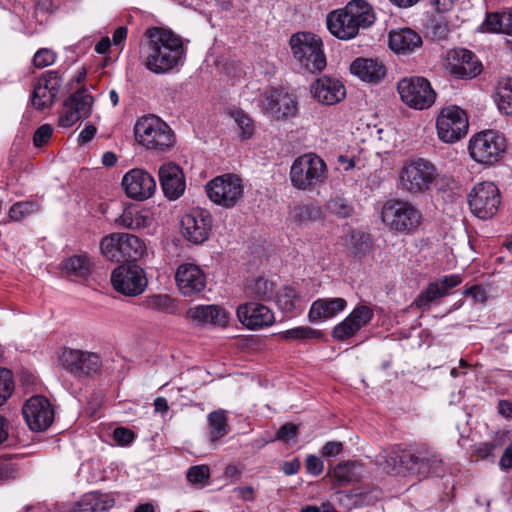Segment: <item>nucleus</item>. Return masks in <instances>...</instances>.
<instances>
[{
  "label": "nucleus",
  "mask_w": 512,
  "mask_h": 512,
  "mask_svg": "<svg viewBox=\"0 0 512 512\" xmlns=\"http://www.w3.org/2000/svg\"><path fill=\"white\" fill-rule=\"evenodd\" d=\"M147 41L142 50L143 63L154 74H165L183 62L186 48L182 38L173 31L151 27L145 32Z\"/></svg>",
  "instance_id": "obj_1"
},
{
  "label": "nucleus",
  "mask_w": 512,
  "mask_h": 512,
  "mask_svg": "<svg viewBox=\"0 0 512 512\" xmlns=\"http://www.w3.org/2000/svg\"><path fill=\"white\" fill-rule=\"evenodd\" d=\"M374 463L386 474L409 472L425 478L430 473H438L442 459L426 449H402L397 446L391 452L383 451L376 455Z\"/></svg>",
  "instance_id": "obj_2"
},
{
  "label": "nucleus",
  "mask_w": 512,
  "mask_h": 512,
  "mask_svg": "<svg viewBox=\"0 0 512 512\" xmlns=\"http://www.w3.org/2000/svg\"><path fill=\"white\" fill-rule=\"evenodd\" d=\"M374 21L373 9L365 0H351L343 9L330 12L326 19L329 32L341 40L355 38L360 29L370 27Z\"/></svg>",
  "instance_id": "obj_3"
},
{
  "label": "nucleus",
  "mask_w": 512,
  "mask_h": 512,
  "mask_svg": "<svg viewBox=\"0 0 512 512\" xmlns=\"http://www.w3.org/2000/svg\"><path fill=\"white\" fill-rule=\"evenodd\" d=\"M292 61L302 73L321 72L326 67L322 39L312 32H296L289 39Z\"/></svg>",
  "instance_id": "obj_4"
},
{
  "label": "nucleus",
  "mask_w": 512,
  "mask_h": 512,
  "mask_svg": "<svg viewBox=\"0 0 512 512\" xmlns=\"http://www.w3.org/2000/svg\"><path fill=\"white\" fill-rule=\"evenodd\" d=\"M437 176V168L432 162L424 158L413 159L399 170L397 187L412 196L422 195L432 189Z\"/></svg>",
  "instance_id": "obj_5"
},
{
  "label": "nucleus",
  "mask_w": 512,
  "mask_h": 512,
  "mask_svg": "<svg viewBox=\"0 0 512 512\" xmlns=\"http://www.w3.org/2000/svg\"><path fill=\"white\" fill-rule=\"evenodd\" d=\"M326 173L324 160L314 153H307L293 161L289 178L294 188L311 191L325 181Z\"/></svg>",
  "instance_id": "obj_6"
},
{
  "label": "nucleus",
  "mask_w": 512,
  "mask_h": 512,
  "mask_svg": "<svg viewBox=\"0 0 512 512\" xmlns=\"http://www.w3.org/2000/svg\"><path fill=\"white\" fill-rule=\"evenodd\" d=\"M134 132L138 142L147 149L166 151L175 143L172 129L155 115L138 119Z\"/></svg>",
  "instance_id": "obj_7"
},
{
  "label": "nucleus",
  "mask_w": 512,
  "mask_h": 512,
  "mask_svg": "<svg viewBox=\"0 0 512 512\" xmlns=\"http://www.w3.org/2000/svg\"><path fill=\"white\" fill-rule=\"evenodd\" d=\"M381 217L391 230L405 234L413 233L422 220V214L415 205L400 199L387 201L382 207Z\"/></svg>",
  "instance_id": "obj_8"
},
{
  "label": "nucleus",
  "mask_w": 512,
  "mask_h": 512,
  "mask_svg": "<svg viewBox=\"0 0 512 512\" xmlns=\"http://www.w3.org/2000/svg\"><path fill=\"white\" fill-rule=\"evenodd\" d=\"M100 250L111 261H137L145 254L146 246L137 236L118 232L103 237Z\"/></svg>",
  "instance_id": "obj_9"
},
{
  "label": "nucleus",
  "mask_w": 512,
  "mask_h": 512,
  "mask_svg": "<svg viewBox=\"0 0 512 512\" xmlns=\"http://www.w3.org/2000/svg\"><path fill=\"white\" fill-rule=\"evenodd\" d=\"M209 199L226 209L235 207L244 197L242 179L232 173L215 177L206 184Z\"/></svg>",
  "instance_id": "obj_10"
},
{
  "label": "nucleus",
  "mask_w": 512,
  "mask_h": 512,
  "mask_svg": "<svg viewBox=\"0 0 512 512\" xmlns=\"http://www.w3.org/2000/svg\"><path fill=\"white\" fill-rule=\"evenodd\" d=\"M468 204L470 211L477 218L491 219L497 214L501 204L500 191L493 182L477 183L468 194Z\"/></svg>",
  "instance_id": "obj_11"
},
{
  "label": "nucleus",
  "mask_w": 512,
  "mask_h": 512,
  "mask_svg": "<svg viewBox=\"0 0 512 512\" xmlns=\"http://www.w3.org/2000/svg\"><path fill=\"white\" fill-rule=\"evenodd\" d=\"M397 90L407 106L418 110L429 108L436 98L430 82L424 77H405L398 82Z\"/></svg>",
  "instance_id": "obj_12"
},
{
  "label": "nucleus",
  "mask_w": 512,
  "mask_h": 512,
  "mask_svg": "<svg viewBox=\"0 0 512 512\" xmlns=\"http://www.w3.org/2000/svg\"><path fill=\"white\" fill-rule=\"evenodd\" d=\"M437 135L445 143H455L468 132L466 112L458 106L444 107L436 120Z\"/></svg>",
  "instance_id": "obj_13"
},
{
  "label": "nucleus",
  "mask_w": 512,
  "mask_h": 512,
  "mask_svg": "<svg viewBox=\"0 0 512 512\" xmlns=\"http://www.w3.org/2000/svg\"><path fill=\"white\" fill-rule=\"evenodd\" d=\"M505 139L494 130H486L476 134L469 143L471 157L483 164H492L505 151Z\"/></svg>",
  "instance_id": "obj_14"
},
{
  "label": "nucleus",
  "mask_w": 512,
  "mask_h": 512,
  "mask_svg": "<svg viewBox=\"0 0 512 512\" xmlns=\"http://www.w3.org/2000/svg\"><path fill=\"white\" fill-rule=\"evenodd\" d=\"M60 361L65 370L79 380L97 374L102 366L96 353L77 349H64Z\"/></svg>",
  "instance_id": "obj_15"
},
{
  "label": "nucleus",
  "mask_w": 512,
  "mask_h": 512,
  "mask_svg": "<svg viewBox=\"0 0 512 512\" xmlns=\"http://www.w3.org/2000/svg\"><path fill=\"white\" fill-rule=\"evenodd\" d=\"M113 288L125 296H138L147 287L144 270L137 265H120L111 273Z\"/></svg>",
  "instance_id": "obj_16"
},
{
  "label": "nucleus",
  "mask_w": 512,
  "mask_h": 512,
  "mask_svg": "<svg viewBox=\"0 0 512 512\" xmlns=\"http://www.w3.org/2000/svg\"><path fill=\"white\" fill-rule=\"evenodd\" d=\"M63 78L58 71L50 70L43 73L34 85L31 95L33 106L38 110L51 107L62 86Z\"/></svg>",
  "instance_id": "obj_17"
},
{
  "label": "nucleus",
  "mask_w": 512,
  "mask_h": 512,
  "mask_svg": "<svg viewBox=\"0 0 512 512\" xmlns=\"http://www.w3.org/2000/svg\"><path fill=\"white\" fill-rule=\"evenodd\" d=\"M93 105V97L84 89L76 91L65 102L58 124L69 128L80 119L89 117Z\"/></svg>",
  "instance_id": "obj_18"
},
{
  "label": "nucleus",
  "mask_w": 512,
  "mask_h": 512,
  "mask_svg": "<svg viewBox=\"0 0 512 512\" xmlns=\"http://www.w3.org/2000/svg\"><path fill=\"white\" fill-rule=\"evenodd\" d=\"M23 417L32 431L46 430L54 419L50 402L43 396H33L22 408Z\"/></svg>",
  "instance_id": "obj_19"
},
{
  "label": "nucleus",
  "mask_w": 512,
  "mask_h": 512,
  "mask_svg": "<svg viewBox=\"0 0 512 512\" xmlns=\"http://www.w3.org/2000/svg\"><path fill=\"white\" fill-rule=\"evenodd\" d=\"M447 67L457 78L472 79L482 71V64L470 50L459 48L447 53Z\"/></svg>",
  "instance_id": "obj_20"
},
{
  "label": "nucleus",
  "mask_w": 512,
  "mask_h": 512,
  "mask_svg": "<svg viewBox=\"0 0 512 512\" xmlns=\"http://www.w3.org/2000/svg\"><path fill=\"white\" fill-rule=\"evenodd\" d=\"M122 186L128 197L142 201L154 194L156 181L147 171L136 168L123 176Z\"/></svg>",
  "instance_id": "obj_21"
},
{
  "label": "nucleus",
  "mask_w": 512,
  "mask_h": 512,
  "mask_svg": "<svg viewBox=\"0 0 512 512\" xmlns=\"http://www.w3.org/2000/svg\"><path fill=\"white\" fill-rule=\"evenodd\" d=\"M212 218L206 210H195L182 219V234L194 244L205 242L211 231Z\"/></svg>",
  "instance_id": "obj_22"
},
{
  "label": "nucleus",
  "mask_w": 512,
  "mask_h": 512,
  "mask_svg": "<svg viewBox=\"0 0 512 512\" xmlns=\"http://www.w3.org/2000/svg\"><path fill=\"white\" fill-rule=\"evenodd\" d=\"M236 313L239 321L250 330L271 326L275 321L270 308L258 302L241 304Z\"/></svg>",
  "instance_id": "obj_23"
},
{
  "label": "nucleus",
  "mask_w": 512,
  "mask_h": 512,
  "mask_svg": "<svg viewBox=\"0 0 512 512\" xmlns=\"http://www.w3.org/2000/svg\"><path fill=\"white\" fill-rule=\"evenodd\" d=\"M175 281L184 296H192L204 289L206 276L196 264L183 263L176 270Z\"/></svg>",
  "instance_id": "obj_24"
},
{
  "label": "nucleus",
  "mask_w": 512,
  "mask_h": 512,
  "mask_svg": "<svg viewBox=\"0 0 512 512\" xmlns=\"http://www.w3.org/2000/svg\"><path fill=\"white\" fill-rule=\"evenodd\" d=\"M159 181L163 193L169 200L180 198L186 188L182 169L175 163H164L159 168Z\"/></svg>",
  "instance_id": "obj_25"
},
{
  "label": "nucleus",
  "mask_w": 512,
  "mask_h": 512,
  "mask_svg": "<svg viewBox=\"0 0 512 512\" xmlns=\"http://www.w3.org/2000/svg\"><path fill=\"white\" fill-rule=\"evenodd\" d=\"M264 109L275 119L289 118L297 113L296 98L283 90H271L265 96Z\"/></svg>",
  "instance_id": "obj_26"
},
{
  "label": "nucleus",
  "mask_w": 512,
  "mask_h": 512,
  "mask_svg": "<svg viewBox=\"0 0 512 512\" xmlns=\"http://www.w3.org/2000/svg\"><path fill=\"white\" fill-rule=\"evenodd\" d=\"M315 100L323 105H334L346 96L344 85L337 79L321 77L315 80L310 87Z\"/></svg>",
  "instance_id": "obj_27"
},
{
  "label": "nucleus",
  "mask_w": 512,
  "mask_h": 512,
  "mask_svg": "<svg viewBox=\"0 0 512 512\" xmlns=\"http://www.w3.org/2000/svg\"><path fill=\"white\" fill-rule=\"evenodd\" d=\"M461 283L458 275L444 276L442 279L432 282L423 290L413 301V306L417 308H427L430 303L446 296L451 288Z\"/></svg>",
  "instance_id": "obj_28"
},
{
  "label": "nucleus",
  "mask_w": 512,
  "mask_h": 512,
  "mask_svg": "<svg viewBox=\"0 0 512 512\" xmlns=\"http://www.w3.org/2000/svg\"><path fill=\"white\" fill-rule=\"evenodd\" d=\"M187 316L198 325L224 326L228 323L229 314L218 305H197L187 311Z\"/></svg>",
  "instance_id": "obj_29"
},
{
  "label": "nucleus",
  "mask_w": 512,
  "mask_h": 512,
  "mask_svg": "<svg viewBox=\"0 0 512 512\" xmlns=\"http://www.w3.org/2000/svg\"><path fill=\"white\" fill-rule=\"evenodd\" d=\"M350 71L369 84L379 83L386 75V68L382 62L370 58L355 59L350 66Z\"/></svg>",
  "instance_id": "obj_30"
},
{
  "label": "nucleus",
  "mask_w": 512,
  "mask_h": 512,
  "mask_svg": "<svg viewBox=\"0 0 512 512\" xmlns=\"http://www.w3.org/2000/svg\"><path fill=\"white\" fill-rule=\"evenodd\" d=\"M347 306L344 298H321L314 301L310 307L308 317L311 323H317L336 316Z\"/></svg>",
  "instance_id": "obj_31"
},
{
  "label": "nucleus",
  "mask_w": 512,
  "mask_h": 512,
  "mask_svg": "<svg viewBox=\"0 0 512 512\" xmlns=\"http://www.w3.org/2000/svg\"><path fill=\"white\" fill-rule=\"evenodd\" d=\"M421 45L422 38L410 28L391 31L389 34V47L397 54L412 53Z\"/></svg>",
  "instance_id": "obj_32"
},
{
  "label": "nucleus",
  "mask_w": 512,
  "mask_h": 512,
  "mask_svg": "<svg viewBox=\"0 0 512 512\" xmlns=\"http://www.w3.org/2000/svg\"><path fill=\"white\" fill-rule=\"evenodd\" d=\"M363 464L359 461H343L338 463L333 471L332 478L338 486H346L359 482L363 477Z\"/></svg>",
  "instance_id": "obj_33"
},
{
  "label": "nucleus",
  "mask_w": 512,
  "mask_h": 512,
  "mask_svg": "<svg viewBox=\"0 0 512 512\" xmlns=\"http://www.w3.org/2000/svg\"><path fill=\"white\" fill-rule=\"evenodd\" d=\"M480 30L512 36V9L487 13Z\"/></svg>",
  "instance_id": "obj_34"
},
{
  "label": "nucleus",
  "mask_w": 512,
  "mask_h": 512,
  "mask_svg": "<svg viewBox=\"0 0 512 512\" xmlns=\"http://www.w3.org/2000/svg\"><path fill=\"white\" fill-rule=\"evenodd\" d=\"M149 216L136 206L125 207L122 213L114 219V223L118 227L127 229H140L149 225Z\"/></svg>",
  "instance_id": "obj_35"
},
{
  "label": "nucleus",
  "mask_w": 512,
  "mask_h": 512,
  "mask_svg": "<svg viewBox=\"0 0 512 512\" xmlns=\"http://www.w3.org/2000/svg\"><path fill=\"white\" fill-rule=\"evenodd\" d=\"M115 504L113 498L98 492L84 494L76 503L79 512H99L111 509Z\"/></svg>",
  "instance_id": "obj_36"
},
{
  "label": "nucleus",
  "mask_w": 512,
  "mask_h": 512,
  "mask_svg": "<svg viewBox=\"0 0 512 512\" xmlns=\"http://www.w3.org/2000/svg\"><path fill=\"white\" fill-rule=\"evenodd\" d=\"M244 292L247 297L270 301L274 298L275 285L266 278L258 277L247 281Z\"/></svg>",
  "instance_id": "obj_37"
},
{
  "label": "nucleus",
  "mask_w": 512,
  "mask_h": 512,
  "mask_svg": "<svg viewBox=\"0 0 512 512\" xmlns=\"http://www.w3.org/2000/svg\"><path fill=\"white\" fill-rule=\"evenodd\" d=\"M290 218L300 227H306L310 223L321 219L322 212L315 203L299 204L289 212Z\"/></svg>",
  "instance_id": "obj_38"
},
{
  "label": "nucleus",
  "mask_w": 512,
  "mask_h": 512,
  "mask_svg": "<svg viewBox=\"0 0 512 512\" xmlns=\"http://www.w3.org/2000/svg\"><path fill=\"white\" fill-rule=\"evenodd\" d=\"M208 439L215 443L222 437L226 436L230 429L227 421L226 412L224 410H216L208 414Z\"/></svg>",
  "instance_id": "obj_39"
},
{
  "label": "nucleus",
  "mask_w": 512,
  "mask_h": 512,
  "mask_svg": "<svg viewBox=\"0 0 512 512\" xmlns=\"http://www.w3.org/2000/svg\"><path fill=\"white\" fill-rule=\"evenodd\" d=\"M495 102L499 111L512 116V78L506 77L499 80L495 92Z\"/></svg>",
  "instance_id": "obj_40"
},
{
  "label": "nucleus",
  "mask_w": 512,
  "mask_h": 512,
  "mask_svg": "<svg viewBox=\"0 0 512 512\" xmlns=\"http://www.w3.org/2000/svg\"><path fill=\"white\" fill-rule=\"evenodd\" d=\"M276 304L284 312H293L301 307L302 299L299 293L291 286H283L276 295Z\"/></svg>",
  "instance_id": "obj_41"
},
{
  "label": "nucleus",
  "mask_w": 512,
  "mask_h": 512,
  "mask_svg": "<svg viewBox=\"0 0 512 512\" xmlns=\"http://www.w3.org/2000/svg\"><path fill=\"white\" fill-rule=\"evenodd\" d=\"M91 266L87 255H75L64 262L63 269L69 276L84 278L91 272Z\"/></svg>",
  "instance_id": "obj_42"
},
{
  "label": "nucleus",
  "mask_w": 512,
  "mask_h": 512,
  "mask_svg": "<svg viewBox=\"0 0 512 512\" xmlns=\"http://www.w3.org/2000/svg\"><path fill=\"white\" fill-rule=\"evenodd\" d=\"M144 308L164 314H172L176 310L174 300L167 294H155L145 297L142 301Z\"/></svg>",
  "instance_id": "obj_43"
},
{
  "label": "nucleus",
  "mask_w": 512,
  "mask_h": 512,
  "mask_svg": "<svg viewBox=\"0 0 512 512\" xmlns=\"http://www.w3.org/2000/svg\"><path fill=\"white\" fill-rule=\"evenodd\" d=\"M38 203L34 201H21L13 204L9 210V217L13 221H21L24 218L38 212Z\"/></svg>",
  "instance_id": "obj_44"
},
{
  "label": "nucleus",
  "mask_w": 512,
  "mask_h": 512,
  "mask_svg": "<svg viewBox=\"0 0 512 512\" xmlns=\"http://www.w3.org/2000/svg\"><path fill=\"white\" fill-rule=\"evenodd\" d=\"M427 31L432 39L441 41L447 39L450 33V27L443 17H433L427 24Z\"/></svg>",
  "instance_id": "obj_45"
},
{
  "label": "nucleus",
  "mask_w": 512,
  "mask_h": 512,
  "mask_svg": "<svg viewBox=\"0 0 512 512\" xmlns=\"http://www.w3.org/2000/svg\"><path fill=\"white\" fill-rule=\"evenodd\" d=\"M348 316L358 330H360L371 322L374 312L366 305H357Z\"/></svg>",
  "instance_id": "obj_46"
},
{
  "label": "nucleus",
  "mask_w": 512,
  "mask_h": 512,
  "mask_svg": "<svg viewBox=\"0 0 512 512\" xmlns=\"http://www.w3.org/2000/svg\"><path fill=\"white\" fill-rule=\"evenodd\" d=\"M235 124L241 131V136L244 139L250 138L254 133V126L251 118L242 110H236L231 113Z\"/></svg>",
  "instance_id": "obj_47"
},
{
  "label": "nucleus",
  "mask_w": 512,
  "mask_h": 512,
  "mask_svg": "<svg viewBox=\"0 0 512 512\" xmlns=\"http://www.w3.org/2000/svg\"><path fill=\"white\" fill-rule=\"evenodd\" d=\"M329 211L338 216L339 218H347L353 214V206L351 203L342 197L332 198L328 203Z\"/></svg>",
  "instance_id": "obj_48"
},
{
  "label": "nucleus",
  "mask_w": 512,
  "mask_h": 512,
  "mask_svg": "<svg viewBox=\"0 0 512 512\" xmlns=\"http://www.w3.org/2000/svg\"><path fill=\"white\" fill-rule=\"evenodd\" d=\"M14 390L12 372L6 368H0V406L11 396Z\"/></svg>",
  "instance_id": "obj_49"
},
{
  "label": "nucleus",
  "mask_w": 512,
  "mask_h": 512,
  "mask_svg": "<svg viewBox=\"0 0 512 512\" xmlns=\"http://www.w3.org/2000/svg\"><path fill=\"white\" fill-rule=\"evenodd\" d=\"M358 328L353 324L352 320L347 316L343 321L338 323L332 330V336L337 340H347L358 332Z\"/></svg>",
  "instance_id": "obj_50"
},
{
  "label": "nucleus",
  "mask_w": 512,
  "mask_h": 512,
  "mask_svg": "<svg viewBox=\"0 0 512 512\" xmlns=\"http://www.w3.org/2000/svg\"><path fill=\"white\" fill-rule=\"evenodd\" d=\"M210 477V469L207 465L192 466L187 471V479L192 484L204 485Z\"/></svg>",
  "instance_id": "obj_51"
},
{
  "label": "nucleus",
  "mask_w": 512,
  "mask_h": 512,
  "mask_svg": "<svg viewBox=\"0 0 512 512\" xmlns=\"http://www.w3.org/2000/svg\"><path fill=\"white\" fill-rule=\"evenodd\" d=\"M320 333L316 330H313L310 327H295L292 329H288L281 333V337L286 340L291 339H310L318 336Z\"/></svg>",
  "instance_id": "obj_52"
},
{
  "label": "nucleus",
  "mask_w": 512,
  "mask_h": 512,
  "mask_svg": "<svg viewBox=\"0 0 512 512\" xmlns=\"http://www.w3.org/2000/svg\"><path fill=\"white\" fill-rule=\"evenodd\" d=\"M56 60V54L48 49L41 48L34 55L33 62L37 68H44L52 65Z\"/></svg>",
  "instance_id": "obj_53"
},
{
  "label": "nucleus",
  "mask_w": 512,
  "mask_h": 512,
  "mask_svg": "<svg viewBox=\"0 0 512 512\" xmlns=\"http://www.w3.org/2000/svg\"><path fill=\"white\" fill-rule=\"evenodd\" d=\"M351 243L355 249L356 254L364 255L370 248L369 237L362 232H353L351 234Z\"/></svg>",
  "instance_id": "obj_54"
},
{
  "label": "nucleus",
  "mask_w": 512,
  "mask_h": 512,
  "mask_svg": "<svg viewBox=\"0 0 512 512\" xmlns=\"http://www.w3.org/2000/svg\"><path fill=\"white\" fill-rule=\"evenodd\" d=\"M113 440L120 446H128L135 439V433L125 427H117L112 433Z\"/></svg>",
  "instance_id": "obj_55"
},
{
  "label": "nucleus",
  "mask_w": 512,
  "mask_h": 512,
  "mask_svg": "<svg viewBox=\"0 0 512 512\" xmlns=\"http://www.w3.org/2000/svg\"><path fill=\"white\" fill-rule=\"evenodd\" d=\"M53 133V128L49 124L41 125L34 133L33 143L36 147H42L48 143Z\"/></svg>",
  "instance_id": "obj_56"
},
{
  "label": "nucleus",
  "mask_w": 512,
  "mask_h": 512,
  "mask_svg": "<svg viewBox=\"0 0 512 512\" xmlns=\"http://www.w3.org/2000/svg\"><path fill=\"white\" fill-rule=\"evenodd\" d=\"M298 426L293 423H286L282 425L276 434V439L284 442H289L297 436Z\"/></svg>",
  "instance_id": "obj_57"
},
{
  "label": "nucleus",
  "mask_w": 512,
  "mask_h": 512,
  "mask_svg": "<svg viewBox=\"0 0 512 512\" xmlns=\"http://www.w3.org/2000/svg\"><path fill=\"white\" fill-rule=\"evenodd\" d=\"M500 443L497 440L482 442L475 446V453L482 459L493 455L495 449L499 448Z\"/></svg>",
  "instance_id": "obj_58"
},
{
  "label": "nucleus",
  "mask_w": 512,
  "mask_h": 512,
  "mask_svg": "<svg viewBox=\"0 0 512 512\" xmlns=\"http://www.w3.org/2000/svg\"><path fill=\"white\" fill-rule=\"evenodd\" d=\"M324 469V463L323 461L315 456V455H309L306 458V471L309 474H312L314 476H318L322 473Z\"/></svg>",
  "instance_id": "obj_59"
},
{
  "label": "nucleus",
  "mask_w": 512,
  "mask_h": 512,
  "mask_svg": "<svg viewBox=\"0 0 512 512\" xmlns=\"http://www.w3.org/2000/svg\"><path fill=\"white\" fill-rule=\"evenodd\" d=\"M343 450V444L338 441H329L322 448V454L327 457L336 456Z\"/></svg>",
  "instance_id": "obj_60"
},
{
  "label": "nucleus",
  "mask_w": 512,
  "mask_h": 512,
  "mask_svg": "<svg viewBox=\"0 0 512 512\" xmlns=\"http://www.w3.org/2000/svg\"><path fill=\"white\" fill-rule=\"evenodd\" d=\"M499 467L502 471H508L512 468V442L505 448L499 460Z\"/></svg>",
  "instance_id": "obj_61"
},
{
  "label": "nucleus",
  "mask_w": 512,
  "mask_h": 512,
  "mask_svg": "<svg viewBox=\"0 0 512 512\" xmlns=\"http://www.w3.org/2000/svg\"><path fill=\"white\" fill-rule=\"evenodd\" d=\"M234 494L244 500V501H253L254 500V488L252 486H243L236 487L233 490Z\"/></svg>",
  "instance_id": "obj_62"
},
{
  "label": "nucleus",
  "mask_w": 512,
  "mask_h": 512,
  "mask_svg": "<svg viewBox=\"0 0 512 512\" xmlns=\"http://www.w3.org/2000/svg\"><path fill=\"white\" fill-rule=\"evenodd\" d=\"M96 127L94 125H87L79 134L78 141L85 144L93 139L96 134Z\"/></svg>",
  "instance_id": "obj_63"
},
{
  "label": "nucleus",
  "mask_w": 512,
  "mask_h": 512,
  "mask_svg": "<svg viewBox=\"0 0 512 512\" xmlns=\"http://www.w3.org/2000/svg\"><path fill=\"white\" fill-rule=\"evenodd\" d=\"M498 412L505 418L512 419V401L500 400L497 406Z\"/></svg>",
  "instance_id": "obj_64"
}]
</instances>
